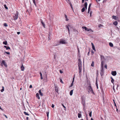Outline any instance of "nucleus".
I'll return each instance as SVG.
<instances>
[{"instance_id": "nucleus-32", "label": "nucleus", "mask_w": 120, "mask_h": 120, "mask_svg": "<svg viewBox=\"0 0 120 120\" xmlns=\"http://www.w3.org/2000/svg\"><path fill=\"white\" fill-rule=\"evenodd\" d=\"M56 87L57 89H56V87L55 86V88L56 89L55 90L56 92L58 93V88H57V87Z\"/></svg>"}, {"instance_id": "nucleus-36", "label": "nucleus", "mask_w": 120, "mask_h": 120, "mask_svg": "<svg viewBox=\"0 0 120 120\" xmlns=\"http://www.w3.org/2000/svg\"><path fill=\"white\" fill-rule=\"evenodd\" d=\"M60 82H61L62 83H64L62 81V79H61V78H60Z\"/></svg>"}, {"instance_id": "nucleus-24", "label": "nucleus", "mask_w": 120, "mask_h": 120, "mask_svg": "<svg viewBox=\"0 0 120 120\" xmlns=\"http://www.w3.org/2000/svg\"><path fill=\"white\" fill-rule=\"evenodd\" d=\"M118 23L116 21L114 22L113 23V24L115 26H116Z\"/></svg>"}, {"instance_id": "nucleus-46", "label": "nucleus", "mask_w": 120, "mask_h": 120, "mask_svg": "<svg viewBox=\"0 0 120 120\" xmlns=\"http://www.w3.org/2000/svg\"><path fill=\"white\" fill-rule=\"evenodd\" d=\"M92 13V11H90V16H91V15Z\"/></svg>"}, {"instance_id": "nucleus-15", "label": "nucleus", "mask_w": 120, "mask_h": 120, "mask_svg": "<svg viewBox=\"0 0 120 120\" xmlns=\"http://www.w3.org/2000/svg\"><path fill=\"white\" fill-rule=\"evenodd\" d=\"M36 97L38 99H40V98L39 96V94L38 93H37L36 95Z\"/></svg>"}, {"instance_id": "nucleus-4", "label": "nucleus", "mask_w": 120, "mask_h": 120, "mask_svg": "<svg viewBox=\"0 0 120 120\" xmlns=\"http://www.w3.org/2000/svg\"><path fill=\"white\" fill-rule=\"evenodd\" d=\"M82 28L83 29H85V30H86L87 31H90L92 32H93V31L91 29H90L86 27L82 26Z\"/></svg>"}, {"instance_id": "nucleus-18", "label": "nucleus", "mask_w": 120, "mask_h": 120, "mask_svg": "<svg viewBox=\"0 0 120 120\" xmlns=\"http://www.w3.org/2000/svg\"><path fill=\"white\" fill-rule=\"evenodd\" d=\"M100 56L101 57V60H104V56L102 55H101Z\"/></svg>"}, {"instance_id": "nucleus-27", "label": "nucleus", "mask_w": 120, "mask_h": 120, "mask_svg": "<svg viewBox=\"0 0 120 120\" xmlns=\"http://www.w3.org/2000/svg\"><path fill=\"white\" fill-rule=\"evenodd\" d=\"M3 43L5 45H7V41H4L3 42Z\"/></svg>"}, {"instance_id": "nucleus-64", "label": "nucleus", "mask_w": 120, "mask_h": 120, "mask_svg": "<svg viewBox=\"0 0 120 120\" xmlns=\"http://www.w3.org/2000/svg\"><path fill=\"white\" fill-rule=\"evenodd\" d=\"M49 112H47V114H49Z\"/></svg>"}, {"instance_id": "nucleus-62", "label": "nucleus", "mask_w": 120, "mask_h": 120, "mask_svg": "<svg viewBox=\"0 0 120 120\" xmlns=\"http://www.w3.org/2000/svg\"><path fill=\"white\" fill-rule=\"evenodd\" d=\"M41 79H43V78H42V76H41Z\"/></svg>"}, {"instance_id": "nucleus-47", "label": "nucleus", "mask_w": 120, "mask_h": 120, "mask_svg": "<svg viewBox=\"0 0 120 120\" xmlns=\"http://www.w3.org/2000/svg\"><path fill=\"white\" fill-rule=\"evenodd\" d=\"M62 106H63V107L65 109H66V107L63 104H62Z\"/></svg>"}, {"instance_id": "nucleus-43", "label": "nucleus", "mask_w": 120, "mask_h": 120, "mask_svg": "<svg viewBox=\"0 0 120 120\" xmlns=\"http://www.w3.org/2000/svg\"><path fill=\"white\" fill-rule=\"evenodd\" d=\"M92 48L93 50H94L95 51V47L94 46L92 47Z\"/></svg>"}, {"instance_id": "nucleus-63", "label": "nucleus", "mask_w": 120, "mask_h": 120, "mask_svg": "<svg viewBox=\"0 0 120 120\" xmlns=\"http://www.w3.org/2000/svg\"><path fill=\"white\" fill-rule=\"evenodd\" d=\"M28 118H28V117H26V120H28Z\"/></svg>"}, {"instance_id": "nucleus-42", "label": "nucleus", "mask_w": 120, "mask_h": 120, "mask_svg": "<svg viewBox=\"0 0 120 120\" xmlns=\"http://www.w3.org/2000/svg\"><path fill=\"white\" fill-rule=\"evenodd\" d=\"M5 52L7 53L8 55L10 54V53L9 52Z\"/></svg>"}, {"instance_id": "nucleus-9", "label": "nucleus", "mask_w": 120, "mask_h": 120, "mask_svg": "<svg viewBox=\"0 0 120 120\" xmlns=\"http://www.w3.org/2000/svg\"><path fill=\"white\" fill-rule=\"evenodd\" d=\"M87 3L86 2L85 3L84 6V8L86 9H87Z\"/></svg>"}, {"instance_id": "nucleus-19", "label": "nucleus", "mask_w": 120, "mask_h": 120, "mask_svg": "<svg viewBox=\"0 0 120 120\" xmlns=\"http://www.w3.org/2000/svg\"><path fill=\"white\" fill-rule=\"evenodd\" d=\"M4 46L5 48H6V49L7 50H8V49H10V48L8 46L7 47L6 46H5V45Z\"/></svg>"}, {"instance_id": "nucleus-34", "label": "nucleus", "mask_w": 120, "mask_h": 120, "mask_svg": "<svg viewBox=\"0 0 120 120\" xmlns=\"http://www.w3.org/2000/svg\"><path fill=\"white\" fill-rule=\"evenodd\" d=\"M85 10V8H83L81 10L82 12H84Z\"/></svg>"}, {"instance_id": "nucleus-29", "label": "nucleus", "mask_w": 120, "mask_h": 120, "mask_svg": "<svg viewBox=\"0 0 120 120\" xmlns=\"http://www.w3.org/2000/svg\"><path fill=\"white\" fill-rule=\"evenodd\" d=\"M66 27L68 29V32H69V34L70 33L69 29V28L68 26L67 25H66Z\"/></svg>"}, {"instance_id": "nucleus-1", "label": "nucleus", "mask_w": 120, "mask_h": 120, "mask_svg": "<svg viewBox=\"0 0 120 120\" xmlns=\"http://www.w3.org/2000/svg\"><path fill=\"white\" fill-rule=\"evenodd\" d=\"M18 14L19 13L17 11H16V14H15V15L14 16L13 18L14 19V20H17L18 18Z\"/></svg>"}, {"instance_id": "nucleus-23", "label": "nucleus", "mask_w": 120, "mask_h": 120, "mask_svg": "<svg viewBox=\"0 0 120 120\" xmlns=\"http://www.w3.org/2000/svg\"><path fill=\"white\" fill-rule=\"evenodd\" d=\"M73 30L74 32H75L77 34L78 33V31L75 29H74Z\"/></svg>"}, {"instance_id": "nucleus-44", "label": "nucleus", "mask_w": 120, "mask_h": 120, "mask_svg": "<svg viewBox=\"0 0 120 120\" xmlns=\"http://www.w3.org/2000/svg\"><path fill=\"white\" fill-rule=\"evenodd\" d=\"M114 86H115V85L114 84L113 86V90H114V91L115 92V90L114 89Z\"/></svg>"}, {"instance_id": "nucleus-11", "label": "nucleus", "mask_w": 120, "mask_h": 120, "mask_svg": "<svg viewBox=\"0 0 120 120\" xmlns=\"http://www.w3.org/2000/svg\"><path fill=\"white\" fill-rule=\"evenodd\" d=\"M60 43L62 44H65L66 42L65 40H62L60 41Z\"/></svg>"}, {"instance_id": "nucleus-56", "label": "nucleus", "mask_w": 120, "mask_h": 120, "mask_svg": "<svg viewBox=\"0 0 120 120\" xmlns=\"http://www.w3.org/2000/svg\"><path fill=\"white\" fill-rule=\"evenodd\" d=\"M65 18H67V16L65 14Z\"/></svg>"}, {"instance_id": "nucleus-13", "label": "nucleus", "mask_w": 120, "mask_h": 120, "mask_svg": "<svg viewBox=\"0 0 120 120\" xmlns=\"http://www.w3.org/2000/svg\"><path fill=\"white\" fill-rule=\"evenodd\" d=\"M21 68L22 71H23L24 70V68L22 64V66L21 67Z\"/></svg>"}, {"instance_id": "nucleus-58", "label": "nucleus", "mask_w": 120, "mask_h": 120, "mask_svg": "<svg viewBox=\"0 0 120 120\" xmlns=\"http://www.w3.org/2000/svg\"><path fill=\"white\" fill-rule=\"evenodd\" d=\"M119 86V85L118 84L117 85V87H116V89L117 90L118 87Z\"/></svg>"}, {"instance_id": "nucleus-22", "label": "nucleus", "mask_w": 120, "mask_h": 120, "mask_svg": "<svg viewBox=\"0 0 120 120\" xmlns=\"http://www.w3.org/2000/svg\"><path fill=\"white\" fill-rule=\"evenodd\" d=\"M41 95V96H42L43 95V94L41 92V90H40L38 92Z\"/></svg>"}, {"instance_id": "nucleus-49", "label": "nucleus", "mask_w": 120, "mask_h": 120, "mask_svg": "<svg viewBox=\"0 0 120 120\" xmlns=\"http://www.w3.org/2000/svg\"><path fill=\"white\" fill-rule=\"evenodd\" d=\"M60 73L61 74L63 73V72L61 70H60Z\"/></svg>"}, {"instance_id": "nucleus-6", "label": "nucleus", "mask_w": 120, "mask_h": 120, "mask_svg": "<svg viewBox=\"0 0 120 120\" xmlns=\"http://www.w3.org/2000/svg\"><path fill=\"white\" fill-rule=\"evenodd\" d=\"M41 23L43 26L44 28H45V24L43 22V21L41 19Z\"/></svg>"}, {"instance_id": "nucleus-41", "label": "nucleus", "mask_w": 120, "mask_h": 120, "mask_svg": "<svg viewBox=\"0 0 120 120\" xmlns=\"http://www.w3.org/2000/svg\"><path fill=\"white\" fill-rule=\"evenodd\" d=\"M113 102H114V105H115V106L116 107V103H115V101L114 100H113Z\"/></svg>"}, {"instance_id": "nucleus-60", "label": "nucleus", "mask_w": 120, "mask_h": 120, "mask_svg": "<svg viewBox=\"0 0 120 120\" xmlns=\"http://www.w3.org/2000/svg\"><path fill=\"white\" fill-rule=\"evenodd\" d=\"M66 21H68L69 20V19H68L67 18H66Z\"/></svg>"}, {"instance_id": "nucleus-38", "label": "nucleus", "mask_w": 120, "mask_h": 120, "mask_svg": "<svg viewBox=\"0 0 120 120\" xmlns=\"http://www.w3.org/2000/svg\"><path fill=\"white\" fill-rule=\"evenodd\" d=\"M4 25L5 27H7L8 26L7 24L6 23H4Z\"/></svg>"}, {"instance_id": "nucleus-55", "label": "nucleus", "mask_w": 120, "mask_h": 120, "mask_svg": "<svg viewBox=\"0 0 120 120\" xmlns=\"http://www.w3.org/2000/svg\"><path fill=\"white\" fill-rule=\"evenodd\" d=\"M48 38H49V40H51V38H50V37L49 36Z\"/></svg>"}, {"instance_id": "nucleus-52", "label": "nucleus", "mask_w": 120, "mask_h": 120, "mask_svg": "<svg viewBox=\"0 0 120 120\" xmlns=\"http://www.w3.org/2000/svg\"><path fill=\"white\" fill-rule=\"evenodd\" d=\"M91 44L92 47L94 46V45L92 42L91 43Z\"/></svg>"}, {"instance_id": "nucleus-57", "label": "nucleus", "mask_w": 120, "mask_h": 120, "mask_svg": "<svg viewBox=\"0 0 120 120\" xmlns=\"http://www.w3.org/2000/svg\"><path fill=\"white\" fill-rule=\"evenodd\" d=\"M17 33L18 34H20V32H17Z\"/></svg>"}, {"instance_id": "nucleus-50", "label": "nucleus", "mask_w": 120, "mask_h": 120, "mask_svg": "<svg viewBox=\"0 0 120 120\" xmlns=\"http://www.w3.org/2000/svg\"><path fill=\"white\" fill-rule=\"evenodd\" d=\"M104 67L106 69L107 68V65H105L104 66Z\"/></svg>"}, {"instance_id": "nucleus-37", "label": "nucleus", "mask_w": 120, "mask_h": 120, "mask_svg": "<svg viewBox=\"0 0 120 120\" xmlns=\"http://www.w3.org/2000/svg\"><path fill=\"white\" fill-rule=\"evenodd\" d=\"M90 7H88V13H89L90 11Z\"/></svg>"}, {"instance_id": "nucleus-5", "label": "nucleus", "mask_w": 120, "mask_h": 120, "mask_svg": "<svg viewBox=\"0 0 120 120\" xmlns=\"http://www.w3.org/2000/svg\"><path fill=\"white\" fill-rule=\"evenodd\" d=\"M116 72L115 71H112L111 72V74L112 75L114 76H115L116 75Z\"/></svg>"}, {"instance_id": "nucleus-8", "label": "nucleus", "mask_w": 120, "mask_h": 120, "mask_svg": "<svg viewBox=\"0 0 120 120\" xmlns=\"http://www.w3.org/2000/svg\"><path fill=\"white\" fill-rule=\"evenodd\" d=\"M79 68H82V64L81 63H78Z\"/></svg>"}, {"instance_id": "nucleus-54", "label": "nucleus", "mask_w": 120, "mask_h": 120, "mask_svg": "<svg viewBox=\"0 0 120 120\" xmlns=\"http://www.w3.org/2000/svg\"><path fill=\"white\" fill-rule=\"evenodd\" d=\"M4 116H5V117L7 118H8V117H7V116L6 115H4Z\"/></svg>"}, {"instance_id": "nucleus-40", "label": "nucleus", "mask_w": 120, "mask_h": 120, "mask_svg": "<svg viewBox=\"0 0 120 120\" xmlns=\"http://www.w3.org/2000/svg\"><path fill=\"white\" fill-rule=\"evenodd\" d=\"M92 111H91V112H90L89 114V116L90 117H91L92 116Z\"/></svg>"}, {"instance_id": "nucleus-25", "label": "nucleus", "mask_w": 120, "mask_h": 120, "mask_svg": "<svg viewBox=\"0 0 120 120\" xmlns=\"http://www.w3.org/2000/svg\"><path fill=\"white\" fill-rule=\"evenodd\" d=\"M109 46L111 47H112L113 46V45L112 43L111 42H110L109 43Z\"/></svg>"}, {"instance_id": "nucleus-61", "label": "nucleus", "mask_w": 120, "mask_h": 120, "mask_svg": "<svg viewBox=\"0 0 120 120\" xmlns=\"http://www.w3.org/2000/svg\"><path fill=\"white\" fill-rule=\"evenodd\" d=\"M84 0H82V3H83L84 2Z\"/></svg>"}, {"instance_id": "nucleus-53", "label": "nucleus", "mask_w": 120, "mask_h": 120, "mask_svg": "<svg viewBox=\"0 0 120 120\" xmlns=\"http://www.w3.org/2000/svg\"><path fill=\"white\" fill-rule=\"evenodd\" d=\"M91 4H90L89 5V7H90H90H91Z\"/></svg>"}, {"instance_id": "nucleus-14", "label": "nucleus", "mask_w": 120, "mask_h": 120, "mask_svg": "<svg viewBox=\"0 0 120 120\" xmlns=\"http://www.w3.org/2000/svg\"><path fill=\"white\" fill-rule=\"evenodd\" d=\"M112 18L113 19H114L115 20H116L117 19V17L116 16L113 15L112 16Z\"/></svg>"}, {"instance_id": "nucleus-31", "label": "nucleus", "mask_w": 120, "mask_h": 120, "mask_svg": "<svg viewBox=\"0 0 120 120\" xmlns=\"http://www.w3.org/2000/svg\"><path fill=\"white\" fill-rule=\"evenodd\" d=\"M94 63L93 61L92 62V63L91 64V66L92 67H94Z\"/></svg>"}, {"instance_id": "nucleus-7", "label": "nucleus", "mask_w": 120, "mask_h": 120, "mask_svg": "<svg viewBox=\"0 0 120 120\" xmlns=\"http://www.w3.org/2000/svg\"><path fill=\"white\" fill-rule=\"evenodd\" d=\"M101 71L100 74L101 76H102L103 75V74H102V72H103V67H101Z\"/></svg>"}, {"instance_id": "nucleus-59", "label": "nucleus", "mask_w": 120, "mask_h": 120, "mask_svg": "<svg viewBox=\"0 0 120 120\" xmlns=\"http://www.w3.org/2000/svg\"><path fill=\"white\" fill-rule=\"evenodd\" d=\"M40 76H42V74L41 73V72H40Z\"/></svg>"}, {"instance_id": "nucleus-21", "label": "nucleus", "mask_w": 120, "mask_h": 120, "mask_svg": "<svg viewBox=\"0 0 120 120\" xmlns=\"http://www.w3.org/2000/svg\"><path fill=\"white\" fill-rule=\"evenodd\" d=\"M73 90H72L70 91V95L71 96L72 95Z\"/></svg>"}, {"instance_id": "nucleus-35", "label": "nucleus", "mask_w": 120, "mask_h": 120, "mask_svg": "<svg viewBox=\"0 0 120 120\" xmlns=\"http://www.w3.org/2000/svg\"><path fill=\"white\" fill-rule=\"evenodd\" d=\"M4 8L6 9H8V8L7 7L6 5L5 4H4Z\"/></svg>"}, {"instance_id": "nucleus-45", "label": "nucleus", "mask_w": 120, "mask_h": 120, "mask_svg": "<svg viewBox=\"0 0 120 120\" xmlns=\"http://www.w3.org/2000/svg\"><path fill=\"white\" fill-rule=\"evenodd\" d=\"M3 89H2V90H1V92H3L4 90V87H3Z\"/></svg>"}, {"instance_id": "nucleus-30", "label": "nucleus", "mask_w": 120, "mask_h": 120, "mask_svg": "<svg viewBox=\"0 0 120 120\" xmlns=\"http://www.w3.org/2000/svg\"><path fill=\"white\" fill-rule=\"evenodd\" d=\"M69 4L70 5V6L71 7V9L73 10V7H72V4H71V2H70V3H69Z\"/></svg>"}, {"instance_id": "nucleus-17", "label": "nucleus", "mask_w": 120, "mask_h": 120, "mask_svg": "<svg viewBox=\"0 0 120 120\" xmlns=\"http://www.w3.org/2000/svg\"><path fill=\"white\" fill-rule=\"evenodd\" d=\"M96 85L97 87V88L98 89V82L97 79H96Z\"/></svg>"}, {"instance_id": "nucleus-51", "label": "nucleus", "mask_w": 120, "mask_h": 120, "mask_svg": "<svg viewBox=\"0 0 120 120\" xmlns=\"http://www.w3.org/2000/svg\"><path fill=\"white\" fill-rule=\"evenodd\" d=\"M32 87V85H30L29 86V88H31Z\"/></svg>"}, {"instance_id": "nucleus-33", "label": "nucleus", "mask_w": 120, "mask_h": 120, "mask_svg": "<svg viewBox=\"0 0 120 120\" xmlns=\"http://www.w3.org/2000/svg\"><path fill=\"white\" fill-rule=\"evenodd\" d=\"M24 113L26 115H28V116L29 115V114L28 113L26 112H24Z\"/></svg>"}, {"instance_id": "nucleus-16", "label": "nucleus", "mask_w": 120, "mask_h": 120, "mask_svg": "<svg viewBox=\"0 0 120 120\" xmlns=\"http://www.w3.org/2000/svg\"><path fill=\"white\" fill-rule=\"evenodd\" d=\"M82 69V68H79V74H81V70Z\"/></svg>"}, {"instance_id": "nucleus-28", "label": "nucleus", "mask_w": 120, "mask_h": 120, "mask_svg": "<svg viewBox=\"0 0 120 120\" xmlns=\"http://www.w3.org/2000/svg\"><path fill=\"white\" fill-rule=\"evenodd\" d=\"M111 82H112L113 84H114V80L111 77Z\"/></svg>"}, {"instance_id": "nucleus-39", "label": "nucleus", "mask_w": 120, "mask_h": 120, "mask_svg": "<svg viewBox=\"0 0 120 120\" xmlns=\"http://www.w3.org/2000/svg\"><path fill=\"white\" fill-rule=\"evenodd\" d=\"M78 63H82V62L81 61V60L80 59H79L78 60Z\"/></svg>"}, {"instance_id": "nucleus-3", "label": "nucleus", "mask_w": 120, "mask_h": 120, "mask_svg": "<svg viewBox=\"0 0 120 120\" xmlns=\"http://www.w3.org/2000/svg\"><path fill=\"white\" fill-rule=\"evenodd\" d=\"M3 65H4V66L6 67H7V65L6 64V63L5 61L4 60L2 61L1 64V65L2 66H3Z\"/></svg>"}, {"instance_id": "nucleus-48", "label": "nucleus", "mask_w": 120, "mask_h": 120, "mask_svg": "<svg viewBox=\"0 0 120 120\" xmlns=\"http://www.w3.org/2000/svg\"><path fill=\"white\" fill-rule=\"evenodd\" d=\"M54 105L53 104H52V106H51L52 107V108H53L54 107Z\"/></svg>"}, {"instance_id": "nucleus-12", "label": "nucleus", "mask_w": 120, "mask_h": 120, "mask_svg": "<svg viewBox=\"0 0 120 120\" xmlns=\"http://www.w3.org/2000/svg\"><path fill=\"white\" fill-rule=\"evenodd\" d=\"M82 103L83 105V106L84 107V108L85 107V101L83 100L82 101Z\"/></svg>"}, {"instance_id": "nucleus-26", "label": "nucleus", "mask_w": 120, "mask_h": 120, "mask_svg": "<svg viewBox=\"0 0 120 120\" xmlns=\"http://www.w3.org/2000/svg\"><path fill=\"white\" fill-rule=\"evenodd\" d=\"M81 114L79 113H78V117L79 118H80L81 117Z\"/></svg>"}, {"instance_id": "nucleus-10", "label": "nucleus", "mask_w": 120, "mask_h": 120, "mask_svg": "<svg viewBox=\"0 0 120 120\" xmlns=\"http://www.w3.org/2000/svg\"><path fill=\"white\" fill-rule=\"evenodd\" d=\"M74 78H75L74 77V78H73V80H72V83H71V85L70 86H69L70 87H72L73 86V82H74Z\"/></svg>"}, {"instance_id": "nucleus-2", "label": "nucleus", "mask_w": 120, "mask_h": 120, "mask_svg": "<svg viewBox=\"0 0 120 120\" xmlns=\"http://www.w3.org/2000/svg\"><path fill=\"white\" fill-rule=\"evenodd\" d=\"M88 88L89 90V92H90L93 94H94L93 90L90 85L88 86Z\"/></svg>"}, {"instance_id": "nucleus-20", "label": "nucleus", "mask_w": 120, "mask_h": 120, "mask_svg": "<svg viewBox=\"0 0 120 120\" xmlns=\"http://www.w3.org/2000/svg\"><path fill=\"white\" fill-rule=\"evenodd\" d=\"M101 67H103V64L104 63V60H101Z\"/></svg>"}]
</instances>
